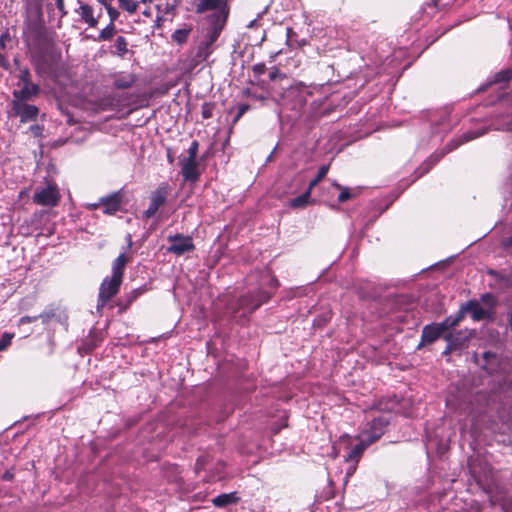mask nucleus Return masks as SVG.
Instances as JSON below:
<instances>
[{"label": "nucleus", "instance_id": "nucleus-1", "mask_svg": "<svg viewBox=\"0 0 512 512\" xmlns=\"http://www.w3.org/2000/svg\"><path fill=\"white\" fill-rule=\"evenodd\" d=\"M223 26L224 20L222 19L221 23H212V25L208 28L204 39L196 48L195 56L192 59V64L190 65L191 69L197 66L199 63L206 61L211 55L213 52V44L218 39Z\"/></svg>", "mask_w": 512, "mask_h": 512}, {"label": "nucleus", "instance_id": "nucleus-2", "mask_svg": "<svg viewBox=\"0 0 512 512\" xmlns=\"http://www.w3.org/2000/svg\"><path fill=\"white\" fill-rule=\"evenodd\" d=\"M78 4L79 6L75 12L80 16L84 23L91 28H95L104 14L105 3L101 0H96V2L88 4L78 0Z\"/></svg>", "mask_w": 512, "mask_h": 512}, {"label": "nucleus", "instance_id": "nucleus-3", "mask_svg": "<svg viewBox=\"0 0 512 512\" xmlns=\"http://www.w3.org/2000/svg\"><path fill=\"white\" fill-rule=\"evenodd\" d=\"M482 305L479 301H469L463 305L465 314L471 313V317L474 321H481L491 317L494 307V297L491 294H485L481 297Z\"/></svg>", "mask_w": 512, "mask_h": 512}, {"label": "nucleus", "instance_id": "nucleus-4", "mask_svg": "<svg viewBox=\"0 0 512 512\" xmlns=\"http://www.w3.org/2000/svg\"><path fill=\"white\" fill-rule=\"evenodd\" d=\"M19 89L13 91L15 99L31 100L39 93V86L31 81V75L28 68H20L18 75Z\"/></svg>", "mask_w": 512, "mask_h": 512}, {"label": "nucleus", "instance_id": "nucleus-5", "mask_svg": "<svg viewBox=\"0 0 512 512\" xmlns=\"http://www.w3.org/2000/svg\"><path fill=\"white\" fill-rule=\"evenodd\" d=\"M195 11L198 14H203L208 11H213V22L221 23L226 19L225 2L223 0H194Z\"/></svg>", "mask_w": 512, "mask_h": 512}, {"label": "nucleus", "instance_id": "nucleus-6", "mask_svg": "<svg viewBox=\"0 0 512 512\" xmlns=\"http://www.w3.org/2000/svg\"><path fill=\"white\" fill-rule=\"evenodd\" d=\"M380 437L381 431H377L374 436H369L368 438L366 432H361L357 437L358 443L349 450L345 456V461L349 463H358L365 449Z\"/></svg>", "mask_w": 512, "mask_h": 512}, {"label": "nucleus", "instance_id": "nucleus-7", "mask_svg": "<svg viewBox=\"0 0 512 512\" xmlns=\"http://www.w3.org/2000/svg\"><path fill=\"white\" fill-rule=\"evenodd\" d=\"M60 200V192L55 184H47L38 188L33 195V202L41 206L54 207Z\"/></svg>", "mask_w": 512, "mask_h": 512}, {"label": "nucleus", "instance_id": "nucleus-8", "mask_svg": "<svg viewBox=\"0 0 512 512\" xmlns=\"http://www.w3.org/2000/svg\"><path fill=\"white\" fill-rule=\"evenodd\" d=\"M273 90L278 94L284 102H294V106L302 105L306 99L304 96L305 88L300 84H288L279 89L273 87Z\"/></svg>", "mask_w": 512, "mask_h": 512}, {"label": "nucleus", "instance_id": "nucleus-9", "mask_svg": "<svg viewBox=\"0 0 512 512\" xmlns=\"http://www.w3.org/2000/svg\"><path fill=\"white\" fill-rule=\"evenodd\" d=\"M121 283L122 279L114 276L103 280L99 289L98 307L104 306L107 301L118 293Z\"/></svg>", "mask_w": 512, "mask_h": 512}, {"label": "nucleus", "instance_id": "nucleus-10", "mask_svg": "<svg viewBox=\"0 0 512 512\" xmlns=\"http://www.w3.org/2000/svg\"><path fill=\"white\" fill-rule=\"evenodd\" d=\"M269 295L266 292L258 291L256 295H248L239 299L237 305L238 308L235 312L242 310L241 316H246V314L253 312L257 309L262 303L267 301Z\"/></svg>", "mask_w": 512, "mask_h": 512}, {"label": "nucleus", "instance_id": "nucleus-11", "mask_svg": "<svg viewBox=\"0 0 512 512\" xmlns=\"http://www.w3.org/2000/svg\"><path fill=\"white\" fill-rule=\"evenodd\" d=\"M27 100L15 99L12 102V111L19 116L22 123L35 121L39 114V109L35 105L26 103Z\"/></svg>", "mask_w": 512, "mask_h": 512}, {"label": "nucleus", "instance_id": "nucleus-12", "mask_svg": "<svg viewBox=\"0 0 512 512\" xmlns=\"http://www.w3.org/2000/svg\"><path fill=\"white\" fill-rule=\"evenodd\" d=\"M169 186L166 183L160 184L155 191L152 192L150 197V204L144 212L145 218H151L156 214L158 209L165 204Z\"/></svg>", "mask_w": 512, "mask_h": 512}, {"label": "nucleus", "instance_id": "nucleus-13", "mask_svg": "<svg viewBox=\"0 0 512 512\" xmlns=\"http://www.w3.org/2000/svg\"><path fill=\"white\" fill-rule=\"evenodd\" d=\"M168 241L171 242V246L168 248V251L178 256L194 249L192 238L188 236L176 234L169 236Z\"/></svg>", "mask_w": 512, "mask_h": 512}, {"label": "nucleus", "instance_id": "nucleus-14", "mask_svg": "<svg viewBox=\"0 0 512 512\" xmlns=\"http://www.w3.org/2000/svg\"><path fill=\"white\" fill-rule=\"evenodd\" d=\"M181 174L186 181L196 182L199 178L198 162L192 158H180Z\"/></svg>", "mask_w": 512, "mask_h": 512}, {"label": "nucleus", "instance_id": "nucleus-15", "mask_svg": "<svg viewBox=\"0 0 512 512\" xmlns=\"http://www.w3.org/2000/svg\"><path fill=\"white\" fill-rule=\"evenodd\" d=\"M443 334L439 324L426 325L422 330L420 345L431 344Z\"/></svg>", "mask_w": 512, "mask_h": 512}, {"label": "nucleus", "instance_id": "nucleus-16", "mask_svg": "<svg viewBox=\"0 0 512 512\" xmlns=\"http://www.w3.org/2000/svg\"><path fill=\"white\" fill-rule=\"evenodd\" d=\"M103 212L107 215L115 214L121 206V196L119 193L111 194L107 197L101 198Z\"/></svg>", "mask_w": 512, "mask_h": 512}, {"label": "nucleus", "instance_id": "nucleus-17", "mask_svg": "<svg viewBox=\"0 0 512 512\" xmlns=\"http://www.w3.org/2000/svg\"><path fill=\"white\" fill-rule=\"evenodd\" d=\"M389 419L386 415L379 416L377 418H373L372 422L369 424V427L365 429L363 432L367 433V438L369 436H374L377 431H381V436L384 433V428L388 424Z\"/></svg>", "mask_w": 512, "mask_h": 512}, {"label": "nucleus", "instance_id": "nucleus-18", "mask_svg": "<svg viewBox=\"0 0 512 512\" xmlns=\"http://www.w3.org/2000/svg\"><path fill=\"white\" fill-rule=\"evenodd\" d=\"M464 316L465 309H463V306H461L460 310L455 315H450L444 321L438 324L444 333L446 330L457 326L463 320Z\"/></svg>", "mask_w": 512, "mask_h": 512}, {"label": "nucleus", "instance_id": "nucleus-19", "mask_svg": "<svg viewBox=\"0 0 512 512\" xmlns=\"http://www.w3.org/2000/svg\"><path fill=\"white\" fill-rule=\"evenodd\" d=\"M464 316L465 309H463V306H461L460 310L455 315H450L444 321L438 324L444 333L446 330L457 326L463 320Z\"/></svg>", "mask_w": 512, "mask_h": 512}, {"label": "nucleus", "instance_id": "nucleus-20", "mask_svg": "<svg viewBox=\"0 0 512 512\" xmlns=\"http://www.w3.org/2000/svg\"><path fill=\"white\" fill-rule=\"evenodd\" d=\"M238 497L235 492L225 493L218 495L212 499V503L216 507H226L228 505L234 504L238 501Z\"/></svg>", "mask_w": 512, "mask_h": 512}, {"label": "nucleus", "instance_id": "nucleus-21", "mask_svg": "<svg viewBox=\"0 0 512 512\" xmlns=\"http://www.w3.org/2000/svg\"><path fill=\"white\" fill-rule=\"evenodd\" d=\"M128 259L124 253L120 254L112 264V275L117 278H123V272Z\"/></svg>", "mask_w": 512, "mask_h": 512}, {"label": "nucleus", "instance_id": "nucleus-22", "mask_svg": "<svg viewBox=\"0 0 512 512\" xmlns=\"http://www.w3.org/2000/svg\"><path fill=\"white\" fill-rule=\"evenodd\" d=\"M484 133H485L484 131L477 132V133H474V132L465 133L460 139L453 140L448 145V150L446 152L452 151V150L456 149L457 147H459L461 144H463L467 141H470L472 139H475V138L483 135Z\"/></svg>", "mask_w": 512, "mask_h": 512}, {"label": "nucleus", "instance_id": "nucleus-23", "mask_svg": "<svg viewBox=\"0 0 512 512\" xmlns=\"http://www.w3.org/2000/svg\"><path fill=\"white\" fill-rule=\"evenodd\" d=\"M135 82V77L132 74L118 75L114 81V86L118 89H126L131 87Z\"/></svg>", "mask_w": 512, "mask_h": 512}, {"label": "nucleus", "instance_id": "nucleus-24", "mask_svg": "<svg viewBox=\"0 0 512 512\" xmlns=\"http://www.w3.org/2000/svg\"><path fill=\"white\" fill-rule=\"evenodd\" d=\"M311 191L308 189L302 195L293 198L290 201V206L294 208L304 207L308 204L310 199Z\"/></svg>", "mask_w": 512, "mask_h": 512}, {"label": "nucleus", "instance_id": "nucleus-25", "mask_svg": "<svg viewBox=\"0 0 512 512\" xmlns=\"http://www.w3.org/2000/svg\"><path fill=\"white\" fill-rule=\"evenodd\" d=\"M445 153H446V152H441V153H439V154L433 155V156L431 157V159H429L427 162H425V163H424V164L419 168V170L421 171V172L419 173V176H422V175H424L425 173H427V172L430 170V168H431L432 164H434V163H436L437 161H439V160H440V158H441V157H443V155H444Z\"/></svg>", "mask_w": 512, "mask_h": 512}, {"label": "nucleus", "instance_id": "nucleus-26", "mask_svg": "<svg viewBox=\"0 0 512 512\" xmlns=\"http://www.w3.org/2000/svg\"><path fill=\"white\" fill-rule=\"evenodd\" d=\"M115 33V26L112 23H109L104 29H102L98 35L99 41L110 40Z\"/></svg>", "mask_w": 512, "mask_h": 512}, {"label": "nucleus", "instance_id": "nucleus-27", "mask_svg": "<svg viewBox=\"0 0 512 512\" xmlns=\"http://www.w3.org/2000/svg\"><path fill=\"white\" fill-rule=\"evenodd\" d=\"M56 308L50 306L38 315L43 324H48L56 316Z\"/></svg>", "mask_w": 512, "mask_h": 512}, {"label": "nucleus", "instance_id": "nucleus-28", "mask_svg": "<svg viewBox=\"0 0 512 512\" xmlns=\"http://www.w3.org/2000/svg\"><path fill=\"white\" fill-rule=\"evenodd\" d=\"M101 1L105 3L104 11L106 10L107 14L109 15V18H110L109 23L114 24V22L119 17V12L111 6V0H101Z\"/></svg>", "mask_w": 512, "mask_h": 512}, {"label": "nucleus", "instance_id": "nucleus-29", "mask_svg": "<svg viewBox=\"0 0 512 512\" xmlns=\"http://www.w3.org/2000/svg\"><path fill=\"white\" fill-rule=\"evenodd\" d=\"M328 172V166H322L318 170L317 176L309 183L308 190L312 189L326 176Z\"/></svg>", "mask_w": 512, "mask_h": 512}, {"label": "nucleus", "instance_id": "nucleus-30", "mask_svg": "<svg viewBox=\"0 0 512 512\" xmlns=\"http://www.w3.org/2000/svg\"><path fill=\"white\" fill-rule=\"evenodd\" d=\"M127 41L123 36L117 37L115 41L116 53L119 56H123L127 52Z\"/></svg>", "mask_w": 512, "mask_h": 512}, {"label": "nucleus", "instance_id": "nucleus-31", "mask_svg": "<svg viewBox=\"0 0 512 512\" xmlns=\"http://www.w3.org/2000/svg\"><path fill=\"white\" fill-rule=\"evenodd\" d=\"M189 33V29H178L173 33L172 38L174 41L181 44L187 40Z\"/></svg>", "mask_w": 512, "mask_h": 512}, {"label": "nucleus", "instance_id": "nucleus-32", "mask_svg": "<svg viewBox=\"0 0 512 512\" xmlns=\"http://www.w3.org/2000/svg\"><path fill=\"white\" fill-rule=\"evenodd\" d=\"M13 338H14V333H9V332L3 333L0 338V351H4L10 346Z\"/></svg>", "mask_w": 512, "mask_h": 512}, {"label": "nucleus", "instance_id": "nucleus-33", "mask_svg": "<svg viewBox=\"0 0 512 512\" xmlns=\"http://www.w3.org/2000/svg\"><path fill=\"white\" fill-rule=\"evenodd\" d=\"M512 78V71L511 70H504L501 71L494 76L493 82L500 83V82H506L509 81Z\"/></svg>", "mask_w": 512, "mask_h": 512}, {"label": "nucleus", "instance_id": "nucleus-34", "mask_svg": "<svg viewBox=\"0 0 512 512\" xmlns=\"http://www.w3.org/2000/svg\"><path fill=\"white\" fill-rule=\"evenodd\" d=\"M119 2L120 6L129 13H134L137 9V4L133 0H119Z\"/></svg>", "mask_w": 512, "mask_h": 512}, {"label": "nucleus", "instance_id": "nucleus-35", "mask_svg": "<svg viewBox=\"0 0 512 512\" xmlns=\"http://www.w3.org/2000/svg\"><path fill=\"white\" fill-rule=\"evenodd\" d=\"M198 142L193 141L188 149V156L186 158L196 159L198 153Z\"/></svg>", "mask_w": 512, "mask_h": 512}, {"label": "nucleus", "instance_id": "nucleus-36", "mask_svg": "<svg viewBox=\"0 0 512 512\" xmlns=\"http://www.w3.org/2000/svg\"><path fill=\"white\" fill-rule=\"evenodd\" d=\"M10 41V34L9 32H4L0 34V49L4 50L6 48V43Z\"/></svg>", "mask_w": 512, "mask_h": 512}, {"label": "nucleus", "instance_id": "nucleus-37", "mask_svg": "<svg viewBox=\"0 0 512 512\" xmlns=\"http://www.w3.org/2000/svg\"><path fill=\"white\" fill-rule=\"evenodd\" d=\"M10 67L9 61L5 54L0 49V68H3L4 70H8Z\"/></svg>", "mask_w": 512, "mask_h": 512}, {"label": "nucleus", "instance_id": "nucleus-38", "mask_svg": "<svg viewBox=\"0 0 512 512\" xmlns=\"http://www.w3.org/2000/svg\"><path fill=\"white\" fill-rule=\"evenodd\" d=\"M269 78L272 81H275L277 78H281V79L285 80L286 82H288V79L284 75H282L278 69H274L273 71H271L269 73Z\"/></svg>", "mask_w": 512, "mask_h": 512}, {"label": "nucleus", "instance_id": "nucleus-39", "mask_svg": "<svg viewBox=\"0 0 512 512\" xmlns=\"http://www.w3.org/2000/svg\"><path fill=\"white\" fill-rule=\"evenodd\" d=\"M350 198H351V193L349 192L348 189L345 188V189H342L341 193L339 194L338 201L345 202Z\"/></svg>", "mask_w": 512, "mask_h": 512}, {"label": "nucleus", "instance_id": "nucleus-40", "mask_svg": "<svg viewBox=\"0 0 512 512\" xmlns=\"http://www.w3.org/2000/svg\"><path fill=\"white\" fill-rule=\"evenodd\" d=\"M38 319H39L38 315L33 316V317H31V316H23L19 320V325L30 323V322L36 321Z\"/></svg>", "mask_w": 512, "mask_h": 512}, {"label": "nucleus", "instance_id": "nucleus-41", "mask_svg": "<svg viewBox=\"0 0 512 512\" xmlns=\"http://www.w3.org/2000/svg\"><path fill=\"white\" fill-rule=\"evenodd\" d=\"M445 340L448 342V347L445 349L444 354H448L450 350L453 348V335L448 334L445 336Z\"/></svg>", "mask_w": 512, "mask_h": 512}, {"label": "nucleus", "instance_id": "nucleus-42", "mask_svg": "<svg viewBox=\"0 0 512 512\" xmlns=\"http://www.w3.org/2000/svg\"><path fill=\"white\" fill-rule=\"evenodd\" d=\"M350 441H351V438L348 435H344V436L340 437L339 445L340 446L344 445L345 448H348V446L350 445Z\"/></svg>", "mask_w": 512, "mask_h": 512}, {"label": "nucleus", "instance_id": "nucleus-43", "mask_svg": "<svg viewBox=\"0 0 512 512\" xmlns=\"http://www.w3.org/2000/svg\"><path fill=\"white\" fill-rule=\"evenodd\" d=\"M356 467H357V463H352L348 467L347 472H346V479H348L349 477H351L355 473Z\"/></svg>", "mask_w": 512, "mask_h": 512}, {"label": "nucleus", "instance_id": "nucleus-44", "mask_svg": "<svg viewBox=\"0 0 512 512\" xmlns=\"http://www.w3.org/2000/svg\"><path fill=\"white\" fill-rule=\"evenodd\" d=\"M30 129H31V131L33 132V134L35 136H39L41 134V131H42V129H41V127L39 125H32L30 127Z\"/></svg>", "mask_w": 512, "mask_h": 512}, {"label": "nucleus", "instance_id": "nucleus-45", "mask_svg": "<svg viewBox=\"0 0 512 512\" xmlns=\"http://www.w3.org/2000/svg\"><path fill=\"white\" fill-rule=\"evenodd\" d=\"M483 358H484L487 362H489L491 359H496V355H495L494 353H492V352H488V351H487V352H484V353H483Z\"/></svg>", "mask_w": 512, "mask_h": 512}, {"label": "nucleus", "instance_id": "nucleus-46", "mask_svg": "<svg viewBox=\"0 0 512 512\" xmlns=\"http://www.w3.org/2000/svg\"><path fill=\"white\" fill-rule=\"evenodd\" d=\"M504 246L507 248H512V235L504 241Z\"/></svg>", "mask_w": 512, "mask_h": 512}, {"label": "nucleus", "instance_id": "nucleus-47", "mask_svg": "<svg viewBox=\"0 0 512 512\" xmlns=\"http://www.w3.org/2000/svg\"><path fill=\"white\" fill-rule=\"evenodd\" d=\"M247 109H248V106H247V105H243V106H241V107H240V109H239V113H238V115H237V117H236V120H237V119H238V118H239V117H240V116H241V115H242V114H243Z\"/></svg>", "mask_w": 512, "mask_h": 512}, {"label": "nucleus", "instance_id": "nucleus-48", "mask_svg": "<svg viewBox=\"0 0 512 512\" xmlns=\"http://www.w3.org/2000/svg\"><path fill=\"white\" fill-rule=\"evenodd\" d=\"M100 206H102V204H101V199L99 200V202H98V203L90 204V205H89V208H90V209H92V210H95V209H97V208H98V207H100Z\"/></svg>", "mask_w": 512, "mask_h": 512}, {"label": "nucleus", "instance_id": "nucleus-49", "mask_svg": "<svg viewBox=\"0 0 512 512\" xmlns=\"http://www.w3.org/2000/svg\"><path fill=\"white\" fill-rule=\"evenodd\" d=\"M3 478H4L5 480H11V479H12V475H11L9 472H6V473L4 474V476H3Z\"/></svg>", "mask_w": 512, "mask_h": 512}, {"label": "nucleus", "instance_id": "nucleus-50", "mask_svg": "<svg viewBox=\"0 0 512 512\" xmlns=\"http://www.w3.org/2000/svg\"><path fill=\"white\" fill-rule=\"evenodd\" d=\"M509 322H510V326H511V329H512V314L510 315Z\"/></svg>", "mask_w": 512, "mask_h": 512}, {"label": "nucleus", "instance_id": "nucleus-51", "mask_svg": "<svg viewBox=\"0 0 512 512\" xmlns=\"http://www.w3.org/2000/svg\"><path fill=\"white\" fill-rule=\"evenodd\" d=\"M204 117H208V112H204Z\"/></svg>", "mask_w": 512, "mask_h": 512}, {"label": "nucleus", "instance_id": "nucleus-52", "mask_svg": "<svg viewBox=\"0 0 512 512\" xmlns=\"http://www.w3.org/2000/svg\"><path fill=\"white\" fill-rule=\"evenodd\" d=\"M204 117H208V112H204Z\"/></svg>", "mask_w": 512, "mask_h": 512}]
</instances>
